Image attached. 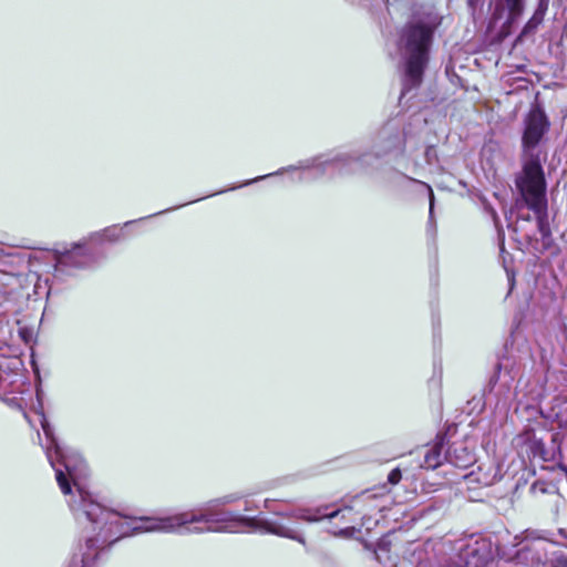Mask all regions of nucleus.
Wrapping results in <instances>:
<instances>
[{
  "mask_svg": "<svg viewBox=\"0 0 567 567\" xmlns=\"http://www.w3.org/2000/svg\"><path fill=\"white\" fill-rule=\"evenodd\" d=\"M82 513L90 524V527H85V550L81 559L72 558L70 567H90L99 559L103 549L126 535L122 532L123 523L118 513L85 498L82 499Z\"/></svg>",
  "mask_w": 567,
  "mask_h": 567,
  "instance_id": "f257e3e1",
  "label": "nucleus"
},
{
  "mask_svg": "<svg viewBox=\"0 0 567 567\" xmlns=\"http://www.w3.org/2000/svg\"><path fill=\"white\" fill-rule=\"evenodd\" d=\"M433 34L434 28L422 22L408 23L403 28L402 40L408 53L405 62V91L419 87L423 82Z\"/></svg>",
  "mask_w": 567,
  "mask_h": 567,
  "instance_id": "f03ea898",
  "label": "nucleus"
},
{
  "mask_svg": "<svg viewBox=\"0 0 567 567\" xmlns=\"http://www.w3.org/2000/svg\"><path fill=\"white\" fill-rule=\"evenodd\" d=\"M514 183L518 194L517 207H526L530 210L548 205L547 181L538 155H530L524 161L522 171L515 175Z\"/></svg>",
  "mask_w": 567,
  "mask_h": 567,
  "instance_id": "7ed1b4c3",
  "label": "nucleus"
},
{
  "mask_svg": "<svg viewBox=\"0 0 567 567\" xmlns=\"http://www.w3.org/2000/svg\"><path fill=\"white\" fill-rule=\"evenodd\" d=\"M133 533L152 532L159 528H182L183 533H204L210 530L214 522L210 514L181 513L172 517L156 519L152 517H130Z\"/></svg>",
  "mask_w": 567,
  "mask_h": 567,
  "instance_id": "20e7f679",
  "label": "nucleus"
},
{
  "mask_svg": "<svg viewBox=\"0 0 567 567\" xmlns=\"http://www.w3.org/2000/svg\"><path fill=\"white\" fill-rule=\"evenodd\" d=\"M549 128L550 122L545 111L539 106L533 107L524 118L523 154L528 155V157L534 155L532 152L539 145Z\"/></svg>",
  "mask_w": 567,
  "mask_h": 567,
  "instance_id": "39448f33",
  "label": "nucleus"
},
{
  "mask_svg": "<svg viewBox=\"0 0 567 567\" xmlns=\"http://www.w3.org/2000/svg\"><path fill=\"white\" fill-rule=\"evenodd\" d=\"M363 507V501L360 497H354L350 505L326 513L322 516L330 519V522L339 519L340 525H336V528L340 534L352 533L357 527L363 525L365 516Z\"/></svg>",
  "mask_w": 567,
  "mask_h": 567,
  "instance_id": "423d86ee",
  "label": "nucleus"
},
{
  "mask_svg": "<svg viewBox=\"0 0 567 567\" xmlns=\"http://www.w3.org/2000/svg\"><path fill=\"white\" fill-rule=\"evenodd\" d=\"M530 505L539 512L558 513V496L556 492L545 481H536L529 488Z\"/></svg>",
  "mask_w": 567,
  "mask_h": 567,
  "instance_id": "0eeeda50",
  "label": "nucleus"
},
{
  "mask_svg": "<svg viewBox=\"0 0 567 567\" xmlns=\"http://www.w3.org/2000/svg\"><path fill=\"white\" fill-rule=\"evenodd\" d=\"M518 444L525 446V452L530 460H542L544 462L549 460L548 451L545 447L543 439L537 437L534 430H527L519 434Z\"/></svg>",
  "mask_w": 567,
  "mask_h": 567,
  "instance_id": "6e6552de",
  "label": "nucleus"
},
{
  "mask_svg": "<svg viewBox=\"0 0 567 567\" xmlns=\"http://www.w3.org/2000/svg\"><path fill=\"white\" fill-rule=\"evenodd\" d=\"M445 460L457 468H468L476 462L475 453L462 442H454L445 453Z\"/></svg>",
  "mask_w": 567,
  "mask_h": 567,
  "instance_id": "1a4fd4ad",
  "label": "nucleus"
},
{
  "mask_svg": "<svg viewBox=\"0 0 567 567\" xmlns=\"http://www.w3.org/2000/svg\"><path fill=\"white\" fill-rule=\"evenodd\" d=\"M444 439L440 437L433 445L425 450L423 455L422 467L426 470H435L443 464L445 454H443Z\"/></svg>",
  "mask_w": 567,
  "mask_h": 567,
  "instance_id": "9d476101",
  "label": "nucleus"
},
{
  "mask_svg": "<svg viewBox=\"0 0 567 567\" xmlns=\"http://www.w3.org/2000/svg\"><path fill=\"white\" fill-rule=\"evenodd\" d=\"M525 0H498L495 8V16L499 10H507V23H514L524 12Z\"/></svg>",
  "mask_w": 567,
  "mask_h": 567,
  "instance_id": "9b49d317",
  "label": "nucleus"
},
{
  "mask_svg": "<svg viewBox=\"0 0 567 567\" xmlns=\"http://www.w3.org/2000/svg\"><path fill=\"white\" fill-rule=\"evenodd\" d=\"M537 221V229L540 234L542 240H549L553 243L551 228L548 221V205L535 209H530Z\"/></svg>",
  "mask_w": 567,
  "mask_h": 567,
  "instance_id": "f8f14e48",
  "label": "nucleus"
},
{
  "mask_svg": "<svg viewBox=\"0 0 567 567\" xmlns=\"http://www.w3.org/2000/svg\"><path fill=\"white\" fill-rule=\"evenodd\" d=\"M51 465L55 471V480H56V483H58L61 492L64 495H70L72 493V484H71V480H70L71 471H70L69 466L64 465L65 471H63L62 468L55 467V465L52 461H51Z\"/></svg>",
  "mask_w": 567,
  "mask_h": 567,
  "instance_id": "ddd939ff",
  "label": "nucleus"
},
{
  "mask_svg": "<svg viewBox=\"0 0 567 567\" xmlns=\"http://www.w3.org/2000/svg\"><path fill=\"white\" fill-rule=\"evenodd\" d=\"M545 16L537 13L534 11L530 19L525 23L523 27L517 40H522L525 37H528L529 34H533L536 32L537 28L543 23Z\"/></svg>",
  "mask_w": 567,
  "mask_h": 567,
  "instance_id": "4468645a",
  "label": "nucleus"
},
{
  "mask_svg": "<svg viewBox=\"0 0 567 567\" xmlns=\"http://www.w3.org/2000/svg\"><path fill=\"white\" fill-rule=\"evenodd\" d=\"M272 534H276L281 537H287L291 539H296L301 542L300 536L298 535V532L291 527L285 526L280 523H269L268 528Z\"/></svg>",
  "mask_w": 567,
  "mask_h": 567,
  "instance_id": "2eb2a0df",
  "label": "nucleus"
},
{
  "mask_svg": "<svg viewBox=\"0 0 567 567\" xmlns=\"http://www.w3.org/2000/svg\"><path fill=\"white\" fill-rule=\"evenodd\" d=\"M402 478V473L399 467L393 468L388 475V482L392 485L398 484Z\"/></svg>",
  "mask_w": 567,
  "mask_h": 567,
  "instance_id": "dca6fc26",
  "label": "nucleus"
},
{
  "mask_svg": "<svg viewBox=\"0 0 567 567\" xmlns=\"http://www.w3.org/2000/svg\"><path fill=\"white\" fill-rule=\"evenodd\" d=\"M548 6H549V0H538V4H537L535 12L545 16L548 10Z\"/></svg>",
  "mask_w": 567,
  "mask_h": 567,
  "instance_id": "f3484780",
  "label": "nucleus"
},
{
  "mask_svg": "<svg viewBox=\"0 0 567 567\" xmlns=\"http://www.w3.org/2000/svg\"><path fill=\"white\" fill-rule=\"evenodd\" d=\"M74 255H76V252H74V251L64 252L62 255L61 262L69 264Z\"/></svg>",
  "mask_w": 567,
  "mask_h": 567,
  "instance_id": "a211bd4d",
  "label": "nucleus"
},
{
  "mask_svg": "<svg viewBox=\"0 0 567 567\" xmlns=\"http://www.w3.org/2000/svg\"><path fill=\"white\" fill-rule=\"evenodd\" d=\"M553 567H567V556L557 558Z\"/></svg>",
  "mask_w": 567,
  "mask_h": 567,
  "instance_id": "6ab92c4d",
  "label": "nucleus"
},
{
  "mask_svg": "<svg viewBox=\"0 0 567 567\" xmlns=\"http://www.w3.org/2000/svg\"><path fill=\"white\" fill-rule=\"evenodd\" d=\"M532 551V548L525 547L519 551V557H526Z\"/></svg>",
  "mask_w": 567,
  "mask_h": 567,
  "instance_id": "aec40b11",
  "label": "nucleus"
},
{
  "mask_svg": "<svg viewBox=\"0 0 567 567\" xmlns=\"http://www.w3.org/2000/svg\"><path fill=\"white\" fill-rule=\"evenodd\" d=\"M554 245V241L550 243L548 239L543 241L544 249L547 250Z\"/></svg>",
  "mask_w": 567,
  "mask_h": 567,
  "instance_id": "412c9836",
  "label": "nucleus"
},
{
  "mask_svg": "<svg viewBox=\"0 0 567 567\" xmlns=\"http://www.w3.org/2000/svg\"><path fill=\"white\" fill-rule=\"evenodd\" d=\"M509 285H511L509 291H512L515 286V276L514 275H512L509 277Z\"/></svg>",
  "mask_w": 567,
  "mask_h": 567,
  "instance_id": "4be33fe9",
  "label": "nucleus"
},
{
  "mask_svg": "<svg viewBox=\"0 0 567 567\" xmlns=\"http://www.w3.org/2000/svg\"><path fill=\"white\" fill-rule=\"evenodd\" d=\"M563 470L567 473V467L566 466H564Z\"/></svg>",
  "mask_w": 567,
  "mask_h": 567,
  "instance_id": "5701e85b",
  "label": "nucleus"
}]
</instances>
